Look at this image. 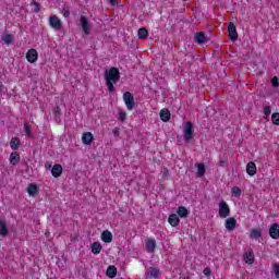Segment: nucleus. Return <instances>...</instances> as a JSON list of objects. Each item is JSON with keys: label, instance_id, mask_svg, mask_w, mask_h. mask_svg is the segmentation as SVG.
Here are the masks:
<instances>
[{"label": "nucleus", "instance_id": "72a5a7b5", "mask_svg": "<svg viewBox=\"0 0 279 279\" xmlns=\"http://www.w3.org/2000/svg\"><path fill=\"white\" fill-rule=\"evenodd\" d=\"M231 195H232V197H241V187L233 186L231 189Z\"/></svg>", "mask_w": 279, "mask_h": 279}, {"label": "nucleus", "instance_id": "5701e85b", "mask_svg": "<svg viewBox=\"0 0 279 279\" xmlns=\"http://www.w3.org/2000/svg\"><path fill=\"white\" fill-rule=\"evenodd\" d=\"M27 193L31 197H36V194L38 193V185L34 184V183H31L28 186H27Z\"/></svg>", "mask_w": 279, "mask_h": 279}, {"label": "nucleus", "instance_id": "f8f14e48", "mask_svg": "<svg viewBox=\"0 0 279 279\" xmlns=\"http://www.w3.org/2000/svg\"><path fill=\"white\" fill-rule=\"evenodd\" d=\"M269 236L271 239L278 240L279 239V225L272 223L269 228Z\"/></svg>", "mask_w": 279, "mask_h": 279}, {"label": "nucleus", "instance_id": "e433bc0d", "mask_svg": "<svg viewBox=\"0 0 279 279\" xmlns=\"http://www.w3.org/2000/svg\"><path fill=\"white\" fill-rule=\"evenodd\" d=\"M272 271H274V274H275V277H276L277 279H279V264H274V265H272Z\"/></svg>", "mask_w": 279, "mask_h": 279}, {"label": "nucleus", "instance_id": "c85d7f7f", "mask_svg": "<svg viewBox=\"0 0 279 279\" xmlns=\"http://www.w3.org/2000/svg\"><path fill=\"white\" fill-rule=\"evenodd\" d=\"M137 36L140 39H145L147 38V36H149V32L147 31V28L142 27L137 31Z\"/></svg>", "mask_w": 279, "mask_h": 279}, {"label": "nucleus", "instance_id": "4be33fe9", "mask_svg": "<svg viewBox=\"0 0 279 279\" xmlns=\"http://www.w3.org/2000/svg\"><path fill=\"white\" fill-rule=\"evenodd\" d=\"M246 173L247 175H256V163L251 161L246 165Z\"/></svg>", "mask_w": 279, "mask_h": 279}, {"label": "nucleus", "instance_id": "aec40b11", "mask_svg": "<svg viewBox=\"0 0 279 279\" xmlns=\"http://www.w3.org/2000/svg\"><path fill=\"white\" fill-rule=\"evenodd\" d=\"M159 117L163 123H167L171 119V112L169 109H162L159 113Z\"/></svg>", "mask_w": 279, "mask_h": 279}, {"label": "nucleus", "instance_id": "49530a36", "mask_svg": "<svg viewBox=\"0 0 279 279\" xmlns=\"http://www.w3.org/2000/svg\"><path fill=\"white\" fill-rule=\"evenodd\" d=\"M109 1V3H110V5H117V0H108Z\"/></svg>", "mask_w": 279, "mask_h": 279}, {"label": "nucleus", "instance_id": "6e6552de", "mask_svg": "<svg viewBox=\"0 0 279 279\" xmlns=\"http://www.w3.org/2000/svg\"><path fill=\"white\" fill-rule=\"evenodd\" d=\"M26 60L31 64H34L35 62H37L38 61V51H36V49H34V48L29 49L26 53Z\"/></svg>", "mask_w": 279, "mask_h": 279}, {"label": "nucleus", "instance_id": "de8ad7c7", "mask_svg": "<svg viewBox=\"0 0 279 279\" xmlns=\"http://www.w3.org/2000/svg\"><path fill=\"white\" fill-rule=\"evenodd\" d=\"M223 165H226V161H225V160H220V161H219V166H220V167H223Z\"/></svg>", "mask_w": 279, "mask_h": 279}, {"label": "nucleus", "instance_id": "a18cd8bd", "mask_svg": "<svg viewBox=\"0 0 279 279\" xmlns=\"http://www.w3.org/2000/svg\"><path fill=\"white\" fill-rule=\"evenodd\" d=\"M45 169H46L47 171L51 170V163H50V162H46V163H45Z\"/></svg>", "mask_w": 279, "mask_h": 279}, {"label": "nucleus", "instance_id": "b1692460", "mask_svg": "<svg viewBox=\"0 0 279 279\" xmlns=\"http://www.w3.org/2000/svg\"><path fill=\"white\" fill-rule=\"evenodd\" d=\"M10 147L13 149V151L19 150V147H21V140L19 137H12L10 142Z\"/></svg>", "mask_w": 279, "mask_h": 279}, {"label": "nucleus", "instance_id": "39448f33", "mask_svg": "<svg viewBox=\"0 0 279 279\" xmlns=\"http://www.w3.org/2000/svg\"><path fill=\"white\" fill-rule=\"evenodd\" d=\"M123 101L128 108V110H134V106L136 102H134V95L130 92H125L123 94Z\"/></svg>", "mask_w": 279, "mask_h": 279}, {"label": "nucleus", "instance_id": "393cba45", "mask_svg": "<svg viewBox=\"0 0 279 279\" xmlns=\"http://www.w3.org/2000/svg\"><path fill=\"white\" fill-rule=\"evenodd\" d=\"M101 241H104V243H112V232L109 230L104 231L101 233Z\"/></svg>", "mask_w": 279, "mask_h": 279}, {"label": "nucleus", "instance_id": "473e14b6", "mask_svg": "<svg viewBox=\"0 0 279 279\" xmlns=\"http://www.w3.org/2000/svg\"><path fill=\"white\" fill-rule=\"evenodd\" d=\"M117 119L118 121H121L122 123H124L125 119H128V113H125V111L123 110H120L118 112Z\"/></svg>", "mask_w": 279, "mask_h": 279}, {"label": "nucleus", "instance_id": "2eb2a0df", "mask_svg": "<svg viewBox=\"0 0 279 279\" xmlns=\"http://www.w3.org/2000/svg\"><path fill=\"white\" fill-rule=\"evenodd\" d=\"M225 228L229 231L232 232L234 228H236V219L234 218H228L225 222Z\"/></svg>", "mask_w": 279, "mask_h": 279}, {"label": "nucleus", "instance_id": "9d476101", "mask_svg": "<svg viewBox=\"0 0 279 279\" xmlns=\"http://www.w3.org/2000/svg\"><path fill=\"white\" fill-rule=\"evenodd\" d=\"M194 38L197 45H206V43H208V37H206V34H204V32L196 33L194 35Z\"/></svg>", "mask_w": 279, "mask_h": 279}, {"label": "nucleus", "instance_id": "0eeeda50", "mask_svg": "<svg viewBox=\"0 0 279 279\" xmlns=\"http://www.w3.org/2000/svg\"><path fill=\"white\" fill-rule=\"evenodd\" d=\"M228 32H229V40H232V43L239 40V33H236V26L233 23H229Z\"/></svg>", "mask_w": 279, "mask_h": 279}, {"label": "nucleus", "instance_id": "a211bd4d", "mask_svg": "<svg viewBox=\"0 0 279 279\" xmlns=\"http://www.w3.org/2000/svg\"><path fill=\"white\" fill-rule=\"evenodd\" d=\"M168 223H170L172 228H177V226H180V218L177 216V214H171L168 218Z\"/></svg>", "mask_w": 279, "mask_h": 279}, {"label": "nucleus", "instance_id": "dca6fc26", "mask_svg": "<svg viewBox=\"0 0 279 279\" xmlns=\"http://www.w3.org/2000/svg\"><path fill=\"white\" fill-rule=\"evenodd\" d=\"M196 167V175L198 178H204L206 175V165L205 163H195Z\"/></svg>", "mask_w": 279, "mask_h": 279}, {"label": "nucleus", "instance_id": "7c9ffc66", "mask_svg": "<svg viewBox=\"0 0 279 279\" xmlns=\"http://www.w3.org/2000/svg\"><path fill=\"white\" fill-rule=\"evenodd\" d=\"M107 277L108 278H117V267L114 266H109L107 268Z\"/></svg>", "mask_w": 279, "mask_h": 279}, {"label": "nucleus", "instance_id": "79ce46f5", "mask_svg": "<svg viewBox=\"0 0 279 279\" xmlns=\"http://www.w3.org/2000/svg\"><path fill=\"white\" fill-rule=\"evenodd\" d=\"M203 274L205 276H210L213 274V270L209 268V267H206L204 270H203Z\"/></svg>", "mask_w": 279, "mask_h": 279}, {"label": "nucleus", "instance_id": "c756f323", "mask_svg": "<svg viewBox=\"0 0 279 279\" xmlns=\"http://www.w3.org/2000/svg\"><path fill=\"white\" fill-rule=\"evenodd\" d=\"M1 39L4 41V45H12L14 43V36L12 34L3 35Z\"/></svg>", "mask_w": 279, "mask_h": 279}, {"label": "nucleus", "instance_id": "58836bf2", "mask_svg": "<svg viewBox=\"0 0 279 279\" xmlns=\"http://www.w3.org/2000/svg\"><path fill=\"white\" fill-rule=\"evenodd\" d=\"M264 114H265V119H267V117L271 114V107L269 106L264 107Z\"/></svg>", "mask_w": 279, "mask_h": 279}, {"label": "nucleus", "instance_id": "2f4dec72", "mask_svg": "<svg viewBox=\"0 0 279 279\" xmlns=\"http://www.w3.org/2000/svg\"><path fill=\"white\" fill-rule=\"evenodd\" d=\"M31 5H33L34 8L32 9V12H34L35 14H38V12H40V3L36 2V0H33L31 2Z\"/></svg>", "mask_w": 279, "mask_h": 279}, {"label": "nucleus", "instance_id": "bb28decb", "mask_svg": "<svg viewBox=\"0 0 279 279\" xmlns=\"http://www.w3.org/2000/svg\"><path fill=\"white\" fill-rule=\"evenodd\" d=\"M9 160L13 166L19 165V162L21 161V156L19 155V153H11Z\"/></svg>", "mask_w": 279, "mask_h": 279}, {"label": "nucleus", "instance_id": "f257e3e1", "mask_svg": "<svg viewBox=\"0 0 279 279\" xmlns=\"http://www.w3.org/2000/svg\"><path fill=\"white\" fill-rule=\"evenodd\" d=\"M105 80L107 82V88L109 93H114V83L121 80V72H119V69L117 68H111L110 70H106Z\"/></svg>", "mask_w": 279, "mask_h": 279}, {"label": "nucleus", "instance_id": "1a4fd4ad", "mask_svg": "<svg viewBox=\"0 0 279 279\" xmlns=\"http://www.w3.org/2000/svg\"><path fill=\"white\" fill-rule=\"evenodd\" d=\"M146 278H160V269L154 266L149 267L146 271Z\"/></svg>", "mask_w": 279, "mask_h": 279}, {"label": "nucleus", "instance_id": "ddd939ff", "mask_svg": "<svg viewBox=\"0 0 279 279\" xmlns=\"http://www.w3.org/2000/svg\"><path fill=\"white\" fill-rule=\"evenodd\" d=\"M10 234V229L8 228V225L5 223V220H1L0 218V236L2 239H5Z\"/></svg>", "mask_w": 279, "mask_h": 279}, {"label": "nucleus", "instance_id": "ea45409f", "mask_svg": "<svg viewBox=\"0 0 279 279\" xmlns=\"http://www.w3.org/2000/svg\"><path fill=\"white\" fill-rule=\"evenodd\" d=\"M24 132L26 134V136H32V129L29 128V125L25 124L24 125Z\"/></svg>", "mask_w": 279, "mask_h": 279}, {"label": "nucleus", "instance_id": "a19ab883", "mask_svg": "<svg viewBox=\"0 0 279 279\" xmlns=\"http://www.w3.org/2000/svg\"><path fill=\"white\" fill-rule=\"evenodd\" d=\"M271 84H272L274 88H278V86H279L278 76H274L271 78Z\"/></svg>", "mask_w": 279, "mask_h": 279}, {"label": "nucleus", "instance_id": "37998d69", "mask_svg": "<svg viewBox=\"0 0 279 279\" xmlns=\"http://www.w3.org/2000/svg\"><path fill=\"white\" fill-rule=\"evenodd\" d=\"M112 134H113V136H116V137H119L120 136V131H119V128H114L113 130H112Z\"/></svg>", "mask_w": 279, "mask_h": 279}, {"label": "nucleus", "instance_id": "4c0bfd02", "mask_svg": "<svg viewBox=\"0 0 279 279\" xmlns=\"http://www.w3.org/2000/svg\"><path fill=\"white\" fill-rule=\"evenodd\" d=\"M62 14H63L64 19H69L71 16V11L69 10V8H63Z\"/></svg>", "mask_w": 279, "mask_h": 279}, {"label": "nucleus", "instance_id": "a878e982", "mask_svg": "<svg viewBox=\"0 0 279 279\" xmlns=\"http://www.w3.org/2000/svg\"><path fill=\"white\" fill-rule=\"evenodd\" d=\"M177 215H179L181 219H186V217H189V209L184 206H180L177 210Z\"/></svg>", "mask_w": 279, "mask_h": 279}, {"label": "nucleus", "instance_id": "6ab92c4d", "mask_svg": "<svg viewBox=\"0 0 279 279\" xmlns=\"http://www.w3.org/2000/svg\"><path fill=\"white\" fill-rule=\"evenodd\" d=\"M254 251L250 250L244 253V262L247 263V265H254Z\"/></svg>", "mask_w": 279, "mask_h": 279}, {"label": "nucleus", "instance_id": "f704fd0d", "mask_svg": "<svg viewBox=\"0 0 279 279\" xmlns=\"http://www.w3.org/2000/svg\"><path fill=\"white\" fill-rule=\"evenodd\" d=\"M60 106H56L54 107V119H56V121H58V119H60V117H62V113L60 112Z\"/></svg>", "mask_w": 279, "mask_h": 279}, {"label": "nucleus", "instance_id": "20e7f679", "mask_svg": "<svg viewBox=\"0 0 279 279\" xmlns=\"http://www.w3.org/2000/svg\"><path fill=\"white\" fill-rule=\"evenodd\" d=\"M218 206H219L218 213L221 219H226L230 217V206H228V203H226V201H221Z\"/></svg>", "mask_w": 279, "mask_h": 279}, {"label": "nucleus", "instance_id": "9b49d317", "mask_svg": "<svg viewBox=\"0 0 279 279\" xmlns=\"http://www.w3.org/2000/svg\"><path fill=\"white\" fill-rule=\"evenodd\" d=\"M145 250L148 252V254H154V252H156V240L149 238L146 241Z\"/></svg>", "mask_w": 279, "mask_h": 279}, {"label": "nucleus", "instance_id": "412c9836", "mask_svg": "<svg viewBox=\"0 0 279 279\" xmlns=\"http://www.w3.org/2000/svg\"><path fill=\"white\" fill-rule=\"evenodd\" d=\"M263 236V231L260 229H252L250 233V239L258 241Z\"/></svg>", "mask_w": 279, "mask_h": 279}, {"label": "nucleus", "instance_id": "7ed1b4c3", "mask_svg": "<svg viewBox=\"0 0 279 279\" xmlns=\"http://www.w3.org/2000/svg\"><path fill=\"white\" fill-rule=\"evenodd\" d=\"M80 27L82 28V32L85 34V36H90V32H93V24L89 23L86 15H81Z\"/></svg>", "mask_w": 279, "mask_h": 279}, {"label": "nucleus", "instance_id": "f03ea898", "mask_svg": "<svg viewBox=\"0 0 279 279\" xmlns=\"http://www.w3.org/2000/svg\"><path fill=\"white\" fill-rule=\"evenodd\" d=\"M194 124L192 121H187L183 128V138L185 141V143H190L193 141V138H195L194 135Z\"/></svg>", "mask_w": 279, "mask_h": 279}, {"label": "nucleus", "instance_id": "c03bdc74", "mask_svg": "<svg viewBox=\"0 0 279 279\" xmlns=\"http://www.w3.org/2000/svg\"><path fill=\"white\" fill-rule=\"evenodd\" d=\"M4 90H5V86H3V84H0V97L3 96Z\"/></svg>", "mask_w": 279, "mask_h": 279}, {"label": "nucleus", "instance_id": "423d86ee", "mask_svg": "<svg viewBox=\"0 0 279 279\" xmlns=\"http://www.w3.org/2000/svg\"><path fill=\"white\" fill-rule=\"evenodd\" d=\"M49 25L52 26L53 29H57V32H60V29H62V21H60V17H58V15L50 16Z\"/></svg>", "mask_w": 279, "mask_h": 279}, {"label": "nucleus", "instance_id": "cd10ccee", "mask_svg": "<svg viewBox=\"0 0 279 279\" xmlns=\"http://www.w3.org/2000/svg\"><path fill=\"white\" fill-rule=\"evenodd\" d=\"M101 250H104V247L101 246V243H99V242H94L93 244H92V252L94 253V254H100L101 253Z\"/></svg>", "mask_w": 279, "mask_h": 279}, {"label": "nucleus", "instance_id": "f3484780", "mask_svg": "<svg viewBox=\"0 0 279 279\" xmlns=\"http://www.w3.org/2000/svg\"><path fill=\"white\" fill-rule=\"evenodd\" d=\"M51 175L53 178H60L62 175V165L56 163L51 169Z\"/></svg>", "mask_w": 279, "mask_h": 279}, {"label": "nucleus", "instance_id": "4468645a", "mask_svg": "<svg viewBox=\"0 0 279 279\" xmlns=\"http://www.w3.org/2000/svg\"><path fill=\"white\" fill-rule=\"evenodd\" d=\"M93 141H95V136L90 132H86L82 136V142L84 145H93Z\"/></svg>", "mask_w": 279, "mask_h": 279}, {"label": "nucleus", "instance_id": "c9c22d12", "mask_svg": "<svg viewBox=\"0 0 279 279\" xmlns=\"http://www.w3.org/2000/svg\"><path fill=\"white\" fill-rule=\"evenodd\" d=\"M271 121H272L274 125H279V113L278 112L272 113Z\"/></svg>", "mask_w": 279, "mask_h": 279}]
</instances>
